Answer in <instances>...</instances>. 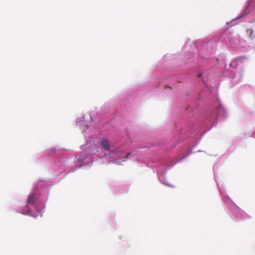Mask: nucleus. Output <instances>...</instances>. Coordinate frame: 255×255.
<instances>
[{
  "instance_id": "obj_1",
  "label": "nucleus",
  "mask_w": 255,
  "mask_h": 255,
  "mask_svg": "<svg viewBox=\"0 0 255 255\" xmlns=\"http://www.w3.org/2000/svg\"><path fill=\"white\" fill-rule=\"evenodd\" d=\"M102 147L106 150H109L110 149V143L109 141L107 139H103L101 142Z\"/></svg>"
},
{
  "instance_id": "obj_2",
  "label": "nucleus",
  "mask_w": 255,
  "mask_h": 255,
  "mask_svg": "<svg viewBox=\"0 0 255 255\" xmlns=\"http://www.w3.org/2000/svg\"><path fill=\"white\" fill-rule=\"evenodd\" d=\"M35 197L33 195L29 196L27 200V207L28 208H29V205H32L34 203Z\"/></svg>"
},
{
  "instance_id": "obj_3",
  "label": "nucleus",
  "mask_w": 255,
  "mask_h": 255,
  "mask_svg": "<svg viewBox=\"0 0 255 255\" xmlns=\"http://www.w3.org/2000/svg\"><path fill=\"white\" fill-rule=\"evenodd\" d=\"M248 31L250 32V37L251 38H253L254 37V36H253V31L252 30H249Z\"/></svg>"
},
{
  "instance_id": "obj_4",
  "label": "nucleus",
  "mask_w": 255,
  "mask_h": 255,
  "mask_svg": "<svg viewBox=\"0 0 255 255\" xmlns=\"http://www.w3.org/2000/svg\"><path fill=\"white\" fill-rule=\"evenodd\" d=\"M130 155V153L129 152L127 154L126 156H125V155H122V157H125V158H128L129 155Z\"/></svg>"
},
{
  "instance_id": "obj_5",
  "label": "nucleus",
  "mask_w": 255,
  "mask_h": 255,
  "mask_svg": "<svg viewBox=\"0 0 255 255\" xmlns=\"http://www.w3.org/2000/svg\"><path fill=\"white\" fill-rule=\"evenodd\" d=\"M201 76V74H200L198 75V77H200Z\"/></svg>"
}]
</instances>
